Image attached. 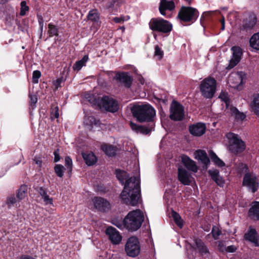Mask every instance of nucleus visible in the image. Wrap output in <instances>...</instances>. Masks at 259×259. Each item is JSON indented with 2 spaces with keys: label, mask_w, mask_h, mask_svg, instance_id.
I'll use <instances>...</instances> for the list:
<instances>
[{
  "label": "nucleus",
  "mask_w": 259,
  "mask_h": 259,
  "mask_svg": "<svg viewBox=\"0 0 259 259\" xmlns=\"http://www.w3.org/2000/svg\"><path fill=\"white\" fill-rule=\"evenodd\" d=\"M139 178L131 177L125 181L124 188L120 194L122 202L132 206H136L140 198Z\"/></svg>",
  "instance_id": "f257e3e1"
},
{
  "label": "nucleus",
  "mask_w": 259,
  "mask_h": 259,
  "mask_svg": "<svg viewBox=\"0 0 259 259\" xmlns=\"http://www.w3.org/2000/svg\"><path fill=\"white\" fill-rule=\"evenodd\" d=\"M134 117L140 122H150L155 116V110L149 104H134L131 108Z\"/></svg>",
  "instance_id": "f03ea898"
},
{
  "label": "nucleus",
  "mask_w": 259,
  "mask_h": 259,
  "mask_svg": "<svg viewBox=\"0 0 259 259\" xmlns=\"http://www.w3.org/2000/svg\"><path fill=\"white\" fill-rule=\"evenodd\" d=\"M144 220V214L140 209L131 211L124 219L125 227L129 231H137L141 227Z\"/></svg>",
  "instance_id": "7ed1b4c3"
},
{
  "label": "nucleus",
  "mask_w": 259,
  "mask_h": 259,
  "mask_svg": "<svg viewBox=\"0 0 259 259\" xmlns=\"http://www.w3.org/2000/svg\"><path fill=\"white\" fill-rule=\"evenodd\" d=\"M226 137L228 140V148L231 152L237 155L244 151L246 148L245 142L238 135L229 133L227 134Z\"/></svg>",
  "instance_id": "20e7f679"
},
{
  "label": "nucleus",
  "mask_w": 259,
  "mask_h": 259,
  "mask_svg": "<svg viewBox=\"0 0 259 259\" xmlns=\"http://www.w3.org/2000/svg\"><path fill=\"white\" fill-rule=\"evenodd\" d=\"M217 81L211 77H207L201 81L200 92L203 97L207 99L212 98L216 91Z\"/></svg>",
  "instance_id": "39448f33"
},
{
  "label": "nucleus",
  "mask_w": 259,
  "mask_h": 259,
  "mask_svg": "<svg viewBox=\"0 0 259 259\" xmlns=\"http://www.w3.org/2000/svg\"><path fill=\"white\" fill-rule=\"evenodd\" d=\"M149 26L152 31L163 33H168L172 29V24L161 18H152L149 23Z\"/></svg>",
  "instance_id": "423d86ee"
},
{
  "label": "nucleus",
  "mask_w": 259,
  "mask_h": 259,
  "mask_svg": "<svg viewBox=\"0 0 259 259\" xmlns=\"http://www.w3.org/2000/svg\"><path fill=\"white\" fill-rule=\"evenodd\" d=\"M198 16V13L196 9L192 7H182L180 10L178 18L185 22H193Z\"/></svg>",
  "instance_id": "0eeeda50"
},
{
  "label": "nucleus",
  "mask_w": 259,
  "mask_h": 259,
  "mask_svg": "<svg viewBox=\"0 0 259 259\" xmlns=\"http://www.w3.org/2000/svg\"><path fill=\"white\" fill-rule=\"evenodd\" d=\"M125 250L126 254L131 257H135L140 253V243L137 237L133 236L127 239L125 245Z\"/></svg>",
  "instance_id": "6e6552de"
},
{
  "label": "nucleus",
  "mask_w": 259,
  "mask_h": 259,
  "mask_svg": "<svg viewBox=\"0 0 259 259\" xmlns=\"http://www.w3.org/2000/svg\"><path fill=\"white\" fill-rule=\"evenodd\" d=\"M100 108L106 111L114 113L119 109V105L116 100L108 96L103 97L99 103Z\"/></svg>",
  "instance_id": "1a4fd4ad"
},
{
  "label": "nucleus",
  "mask_w": 259,
  "mask_h": 259,
  "mask_svg": "<svg viewBox=\"0 0 259 259\" xmlns=\"http://www.w3.org/2000/svg\"><path fill=\"white\" fill-rule=\"evenodd\" d=\"M169 117L175 121H181L184 117V107L177 101H173L171 103Z\"/></svg>",
  "instance_id": "9d476101"
},
{
  "label": "nucleus",
  "mask_w": 259,
  "mask_h": 259,
  "mask_svg": "<svg viewBox=\"0 0 259 259\" xmlns=\"http://www.w3.org/2000/svg\"><path fill=\"white\" fill-rule=\"evenodd\" d=\"M94 207L99 211L107 212L111 208L110 203L106 199L101 197H95L92 199Z\"/></svg>",
  "instance_id": "9b49d317"
},
{
  "label": "nucleus",
  "mask_w": 259,
  "mask_h": 259,
  "mask_svg": "<svg viewBox=\"0 0 259 259\" xmlns=\"http://www.w3.org/2000/svg\"><path fill=\"white\" fill-rule=\"evenodd\" d=\"M244 75L245 74L243 72L232 73L229 76L228 83L232 88H237L242 84Z\"/></svg>",
  "instance_id": "f8f14e48"
},
{
  "label": "nucleus",
  "mask_w": 259,
  "mask_h": 259,
  "mask_svg": "<svg viewBox=\"0 0 259 259\" xmlns=\"http://www.w3.org/2000/svg\"><path fill=\"white\" fill-rule=\"evenodd\" d=\"M206 128L205 124L202 122H197L191 124L188 127L189 133L195 137L202 136L205 133Z\"/></svg>",
  "instance_id": "ddd939ff"
},
{
  "label": "nucleus",
  "mask_w": 259,
  "mask_h": 259,
  "mask_svg": "<svg viewBox=\"0 0 259 259\" xmlns=\"http://www.w3.org/2000/svg\"><path fill=\"white\" fill-rule=\"evenodd\" d=\"M178 178L179 181L184 185H189L191 183V174L182 166L178 167Z\"/></svg>",
  "instance_id": "4468645a"
},
{
  "label": "nucleus",
  "mask_w": 259,
  "mask_h": 259,
  "mask_svg": "<svg viewBox=\"0 0 259 259\" xmlns=\"http://www.w3.org/2000/svg\"><path fill=\"white\" fill-rule=\"evenodd\" d=\"M243 184L251 189L252 192H255L258 188V183L255 176L249 174L244 176Z\"/></svg>",
  "instance_id": "2eb2a0df"
},
{
  "label": "nucleus",
  "mask_w": 259,
  "mask_h": 259,
  "mask_svg": "<svg viewBox=\"0 0 259 259\" xmlns=\"http://www.w3.org/2000/svg\"><path fill=\"white\" fill-rule=\"evenodd\" d=\"M231 50L233 52V57L231 59L229 65L226 67L227 69H231L236 66L240 61L242 55L241 49L239 47H233Z\"/></svg>",
  "instance_id": "dca6fc26"
},
{
  "label": "nucleus",
  "mask_w": 259,
  "mask_h": 259,
  "mask_svg": "<svg viewBox=\"0 0 259 259\" xmlns=\"http://www.w3.org/2000/svg\"><path fill=\"white\" fill-rule=\"evenodd\" d=\"M106 233L113 244H118L121 242L122 237L119 232L114 228L108 227L106 230Z\"/></svg>",
  "instance_id": "f3484780"
},
{
  "label": "nucleus",
  "mask_w": 259,
  "mask_h": 259,
  "mask_svg": "<svg viewBox=\"0 0 259 259\" xmlns=\"http://www.w3.org/2000/svg\"><path fill=\"white\" fill-rule=\"evenodd\" d=\"M256 23V17L254 14H250L243 21L242 29L248 31L252 29Z\"/></svg>",
  "instance_id": "a211bd4d"
},
{
  "label": "nucleus",
  "mask_w": 259,
  "mask_h": 259,
  "mask_svg": "<svg viewBox=\"0 0 259 259\" xmlns=\"http://www.w3.org/2000/svg\"><path fill=\"white\" fill-rule=\"evenodd\" d=\"M175 8V5L172 1L161 0L159 7V10L162 15H165L166 10L173 11Z\"/></svg>",
  "instance_id": "6ab92c4d"
},
{
  "label": "nucleus",
  "mask_w": 259,
  "mask_h": 259,
  "mask_svg": "<svg viewBox=\"0 0 259 259\" xmlns=\"http://www.w3.org/2000/svg\"><path fill=\"white\" fill-rule=\"evenodd\" d=\"M182 162L188 170L196 172L198 170L196 162L190 159L188 156L183 155L181 156Z\"/></svg>",
  "instance_id": "aec40b11"
},
{
  "label": "nucleus",
  "mask_w": 259,
  "mask_h": 259,
  "mask_svg": "<svg viewBox=\"0 0 259 259\" xmlns=\"http://www.w3.org/2000/svg\"><path fill=\"white\" fill-rule=\"evenodd\" d=\"M115 79L118 82L124 84L126 87L129 88L132 82V78L126 72H119L116 74Z\"/></svg>",
  "instance_id": "412c9836"
},
{
  "label": "nucleus",
  "mask_w": 259,
  "mask_h": 259,
  "mask_svg": "<svg viewBox=\"0 0 259 259\" xmlns=\"http://www.w3.org/2000/svg\"><path fill=\"white\" fill-rule=\"evenodd\" d=\"M249 217L253 220H259V202L254 201L248 210Z\"/></svg>",
  "instance_id": "4be33fe9"
},
{
  "label": "nucleus",
  "mask_w": 259,
  "mask_h": 259,
  "mask_svg": "<svg viewBox=\"0 0 259 259\" xmlns=\"http://www.w3.org/2000/svg\"><path fill=\"white\" fill-rule=\"evenodd\" d=\"M130 126L131 128L136 133H140L144 135H147L149 134L152 128V126H147L145 125H140L132 122H131Z\"/></svg>",
  "instance_id": "5701e85b"
},
{
  "label": "nucleus",
  "mask_w": 259,
  "mask_h": 259,
  "mask_svg": "<svg viewBox=\"0 0 259 259\" xmlns=\"http://www.w3.org/2000/svg\"><path fill=\"white\" fill-rule=\"evenodd\" d=\"M194 154L195 158L197 160H200L206 166V168H207L210 163V160L205 151L198 150L195 152Z\"/></svg>",
  "instance_id": "b1692460"
},
{
  "label": "nucleus",
  "mask_w": 259,
  "mask_h": 259,
  "mask_svg": "<svg viewBox=\"0 0 259 259\" xmlns=\"http://www.w3.org/2000/svg\"><path fill=\"white\" fill-rule=\"evenodd\" d=\"M244 238L245 240H248L254 243L256 246H258L259 245L257 233L256 230L254 229L249 228L248 232L245 234Z\"/></svg>",
  "instance_id": "393cba45"
},
{
  "label": "nucleus",
  "mask_w": 259,
  "mask_h": 259,
  "mask_svg": "<svg viewBox=\"0 0 259 259\" xmlns=\"http://www.w3.org/2000/svg\"><path fill=\"white\" fill-rule=\"evenodd\" d=\"M208 173L211 177V179L221 187H223L224 184V180L222 177L220 176L219 171L217 170H209Z\"/></svg>",
  "instance_id": "a878e982"
},
{
  "label": "nucleus",
  "mask_w": 259,
  "mask_h": 259,
  "mask_svg": "<svg viewBox=\"0 0 259 259\" xmlns=\"http://www.w3.org/2000/svg\"><path fill=\"white\" fill-rule=\"evenodd\" d=\"M194 242L196 246V247L194 248V249H198L201 255H204L208 253V250L206 246L201 239L196 238L194 239Z\"/></svg>",
  "instance_id": "bb28decb"
},
{
  "label": "nucleus",
  "mask_w": 259,
  "mask_h": 259,
  "mask_svg": "<svg viewBox=\"0 0 259 259\" xmlns=\"http://www.w3.org/2000/svg\"><path fill=\"white\" fill-rule=\"evenodd\" d=\"M82 157L88 165H93L97 162V158L94 154L92 152L82 153Z\"/></svg>",
  "instance_id": "cd10ccee"
},
{
  "label": "nucleus",
  "mask_w": 259,
  "mask_h": 259,
  "mask_svg": "<svg viewBox=\"0 0 259 259\" xmlns=\"http://www.w3.org/2000/svg\"><path fill=\"white\" fill-rule=\"evenodd\" d=\"M102 150L109 156H113L116 154V147L111 145L106 144L101 146Z\"/></svg>",
  "instance_id": "c85d7f7f"
},
{
  "label": "nucleus",
  "mask_w": 259,
  "mask_h": 259,
  "mask_svg": "<svg viewBox=\"0 0 259 259\" xmlns=\"http://www.w3.org/2000/svg\"><path fill=\"white\" fill-rule=\"evenodd\" d=\"M229 109L231 115L234 116L237 120L242 121L245 118V115L239 112L236 107L231 106Z\"/></svg>",
  "instance_id": "c756f323"
},
{
  "label": "nucleus",
  "mask_w": 259,
  "mask_h": 259,
  "mask_svg": "<svg viewBox=\"0 0 259 259\" xmlns=\"http://www.w3.org/2000/svg\"><path fill=\"white\" fill-rule=\"evenodd\" d=\"M250 46L256 50H259V32L254 34L250 38Z\"/></svg>",
  "instance_id": "7c9ffc66"
},
{
  "label": "nucleus",
  "mask_w": 259,
  "mask_h": 259,
  "mask_svg": "<svg viewBox=\"0 0 259 259\" xmlns=\"http://www.w3.org/2000/svg\"><path fill=\"white\" fill-rule=\"evenodd\" d=\"M250 105L254 113L259 116V94L253 97Z\"/></svg>",
  "instance_id": "2f4dec72"
},
{
  "label": "nucleus",
  "mask_w": 259,
  "mask_h": 259,
  "mask_svg": "<svg viewBox=\"0 0 259 259\" xmlns=\"http://www.w3.org/2000/svg\"><path fill=\"white\" fill-rule=\"evenodd\" d=\"M89 57L88 55H85L83 57L78 61H76L73 66L74 70L79 71L82 68V66H84L85 63L88 61Z\"/></svg>",
  "instance_id": "473e14b6"
},
{
  "label": "nucleus",
  "mask_w": 259,
  "mask_h": 259,
  "mask_svg": "<svg viewBox=\"0 0 259 259\" xmlns=\"http://www.w3.org/2000/svg\"><path fill=\"white\" fill-rule=\"evenodd\" d=\"M87 18L88 20L94 22H98L100 17L97 10L96 9L91 10L88 15Z\"/></svg>",
  "instance_id": "72a5a7b5"
},
{
  "label": "nucleus",
  "mask_w": 259,
  "mask_h": 259,
  "mask_svg": "<svg viewBox=\"0 0 259 259\" xmlns=\"http://www.w3.org/2000/svg\"><path fill=\"white\" fill-rule=\"evenodd\" d=\"M27 186L25 185H22L20 186L19 190H18V193L17 194V198L19 200H21L24 199L26 196L27 192Z\"/></svg>",
  "instance_id": "f704fd0d"
},
{
  "label": "nucleus",
  "mask_w": 259,
  "mask_h": 259,
  "mask_svg": "<svg viewBox=\"0 0 259 259\" xmlns=\"http://www.w3.org/2000/svg\"><path fill=\"white\" fill-rule=\"evenodd\" d=\"M116 177L118 180L122 183L124 184V181L127 180L126 179L128 177V175L127 173L124 171L121 170H116Z\"/></svg>",
  "instance_id": "c9c22d12"
},
{
  "label": "nucleus",
  "mask_w": 259,
  "mask_h": 259,
  "mask_svg": "<svg viewBox=\"0 0 259 259\" xmlns=\"http://www.w3.org/2000/svg\"><path fill=\"white\" fill-rule=\"evenodd\" d=\"M209 156L213 162L220 167H223L225 166V163L220 159L217 155L212 151L209 152Z\"/></svg>",
  "instance_id": "e433bc0d"
},
{
  "label": "nucleus",
  "mask_w": 259,
  "mask_h": 259,
  "mask_svg": "<svg viewBox=\"0 0 259 259\" xmlns=\"http://www.w3.org/2000/svg\"><path fill=\"white\" fill-rule=\"evenodd\" d=\"M58 28L56 26L51 23L49 24L48 33L49 34L50 37L58 36Z\"/></svg>",
  "instance_id": "4c0bfd02"
},
{
  "label": "nucleus",
  "mask_w": 259,
  "mask_h": 259,
  "mask_svg": "<svg viewBox=\"0 0 259 259\" xmlns=\"http://www.w3.org/2000/svg\"><path fill=\"white\" fill-rule=\"evenodd\" d=\"M65 169V167L61 164H56L54 167L55 172L60 178L63 177Z\"/></svg>",
  "instance_id": "58836bf2"
},
{
  "label": "nucleus",
  "mask_w": 259,
  "mask_h": 259,
  "mask_svg": "<svg viewBox=\"0 0 259 259\" xmlns=\"http://www.w3.org/2000/svg\"><path fill=\"white\" fill-rule=\"evenodd\" d=\"M219 98L225 103L226 108L229 109L230 106H229L230 100L228 94L227 92H222L219 96Z\"/></svg>",
  "instance_id": "ea45409f"
},
{
  "label": "nucleus",
  "mask_w": 259,
  "mask_h": 259,
  "mask_svg": "<svg viewBox=\"0 0 259 259\" xmlns=\"http://www.w3.org/2000/svg\"><path fill=\"white\" fill-rule=\"evenodd\" d=\"M172 215L176 224L180 228H182L183 222L180 215L176 212H172Z\"/></svg>",
  "instance_id": "a19ab883"
},
{
  "label": "nucleus",
  "mask_w": 259,
  "mask_h": 259,
  "mask_svg": "<svg viewBox=\"0 0 259 259\" xmlns=\"http://www.w3.org/2000/svg\"><path fill=\"white\" fill-rule=\"evenodd\" d=\"M65 164L69 172L71 173L72 169V161L69 156H66L65 158Z\"/></svg>",
  "instance_id": "79ce46f5"
},
{
  "label": "nucleus",
  "mask_w": 259,
  "mask_h": 259,
  "mask_svg": "<svg viewBox=\"0 0 259 259\" xmlns=\"http://www.w3.org/2000/svg\"><path fill=\"white\" fill-rule=\"evenodd\" d=\"M130 19V16L121 15L119 17H114L113 21L116 23H121Z\"/></svg>",
  "instance_id": "37998d69"
},
{
  "label": "nucleus",
  "mask_w": 259,
  "mask_h": 259,
  "mask_svg": "<svg viewBox=\"0 0 259 259\" xmlns=\"http://www.w3.org/2000/svg\"><path fill=\"white\" fill-rule=\"evenodd\" d=\"M29 10V7L26 6V3L25 1H22L21 3V10L20 15L21 16H24L26 12Z\"/></svg>",
  "instance_id": "c03bdc74"
},
{
  "label": "nucleus",
  "mask_w": 259,
  "mask_h": 259,
  "mask_svg": "<svg viewBox=\"0 0 259 259\" xmlns=\"http://www.w3.org/2000/svg\"><path fill=\"white\" fill-rule=\"evenodd\" d=\"M154 55L155 56L157 57L159 60L161 59L163 57V52L158 45H156L155 47Z\"/></svg>",
  "instance_id": "a18cd8bd"
},
{
  "label": "nucleus",
  "mask_w": 259,
  "mask_h": 259,
  "mask_svg": "<svg viewBox=\"0 0 259 259\" xmlns=\"http://www.w3.org/2000/svg\"><path fill=\"white\" fill-rule=\"evenodd\" d=\"M40 76L41 72L39 70L34 71L32 74V82L34 83H37Z\"/></svg>",
  "instance_id": "49530a36"
},
{
  "label": "nucleus",
  "mask_w": 259,
  "mask_h": 259,
  "mask_svg": "<svg viewBox=\"0 0 259 259\" xmlns=\"http://www.w3.org/2000/svg\"><path fill=\"white\" fill-rule=\"evenodd\" d=\"M16 202V199L14 195L9 196L7 198L6 200V204L9 207Z\"/></svg>",
  "instance_id": "de8ad7c7"
},
{
  "label": "nucleus",
  "mask_w": 259,
  "mask_h": 259,
  "mask_svg": "<svg viewBox=\"0 0 259 259\" xmlns=\"http://www.w3.org/2000/svg\"><path fill=\"white\" fill-rule=\"evenodd\" d=\"M213 237L214 239H219V236L221 234V231L217 227H213L211 231Z\"/></svg>",
  "instance_id": "09e8293b"
},
{
  "label": "nucleus",
  "mask_w": 259,
  "mask_h": 259,
  "mask_svg": "<svg viewBox=\"0 0 259 259\" xmlns=\"http://www.w3.org/2000/svg\"><path fill=\"white\" fill-rule=\"evenodd\" d=\"M112 224L119 229H122L125 227L124 220L123 221L113 220Z\"/></svg>",
  "instance_id": "8fccbe9b"
},
{
  "label": "nucleus",
  "mask_w": 259,
  "mask_h": 259,
  "mask_svg": "<svg viewBox=\"0 0 259 259\" xmlns=\"http://www.w3.org/2000/svg\"><path fill=\"white\" fill-rule=\"evenodd\" d=\"M218 249L220 251L223 252H225V250H226V248H227L225 242L223 241H219V243H218Z\"/></svg>",
  "instance_id": "3c124183"
},
{
  "label": "nucleus",
  "mask_w": 259,
  "mask_h": 259,
  "mask_svg": "<svg viewBox=\"0 0 259 259\" xmlns=\"http://www.w3.org/2000/svg\"><path fill=\"white\" fill-rule=\"evenodd\" d=\"M59 116V108L57 106L55 107L51 112V117L54 118H57Z\"/></svg>",
  "instance_id": "603ef678"
},
{
  "label": "nucleus",
  "mask_w": 259,
  "mask_h": 259,
  "mask_svg": "<svg viewBox=\"0 0 259 259\" xmlns=\"http://www.w3.org/2000/svg\"><path fill=\"white\" fill-rule=\"evenodd\" d=\"M34 162L38 165L39 167H41L42 165V160L40 156H36L33 159Z\"/></svg>",
  "instance_id": "864d4df0"
},
{
  "label": "nucleus",
  "mask_w": 259,
  "mask_h": 259,
  "mask_svg": "<svg viewBox=\"0 0 259 259\" xmlns=\"http://www.w3.org/2000/svg\"><path fill=\"white\" fill-rule=\"evenodd\" d=\"M64 81L63 77L58 78L54 83V85L55 87V89L57 90L59 87H61V83Z\"/></svg>",
  "instance_id": "5fc2aeb1"
},
{
  "label": "nucleus",
  "mask_w": 259,
  "mask_h": 259,
  "mask_svg": "<svg viewBox=\"0 0 259 259\" xmlns=\"http://www.w3.org/2000/svg\"><path fill=\"white\" fill-rule=\"evenodd\" d=\"M42 198H43L44 202L46 204H53V199L52 198H50L48 194L46 195Z\"/></svg>",
  "instance_id": "6e6d98bb"
},
{
  "label": "nucleus",
  "mask_w": 259,
  "mask_h": 259,
  "mask_svg": "<svg viewBox=\"0 0 259 259\" xmlns=\"http://www.w3.org/2000/svg\"><path fill=\"white\" fill-rule=\"evenodd\" d=\"M54 161L55 162H58V161L60 160V155H59V149H58L57 150H56L54 152Z\"/></svg>",
  "instance_id": "4d7b16f0"
},
{
  "label": "nucleus",
  "mask_w": 259,
  "mask_h": 259,
  "mask_svg": "<svg viewBox=\"0 0 259 259\" xmlns=\"http://www.w3.org/2000/svg\"><path fill=\"white\" fill-rule=\"evenodd\" d=\"M38 21L40 26L41 31H42L44 27V19L41 16H38Z\"/></svg>",
  "instance_id": "13d9d810"
},
{
  "label": "nucleus",
  "mask_w": 259,
  "mask_h": 259,
  "mask_svg": "<svg viewBox=\"0 0 259 259\" xmlns=\"http://www.w3.org/2000/svg\"><path fill=\"white\" fill-rule=\"evenodd\" d=\"M29 98L30 99V104L31 105L35 104L37 101V98L36 96L35 95H29Z\"/></svg>",
  "instance_id": "bf43d9fd"
},
{
  "label": "nucleus",
  "mask_w": 259,
  "mask_h": 259,
  "mask_svg": "<svg viewBox=\"0 0 259 259\" xmlns=\"http://www.w3.org/2000/svg\"><path fill=\"white\" fill-rule=\"evenodd\" d=\"M236 247L234 245H230L226 248V250H225V252H234L236 251Z\"/></svg>",
  "instance_id": "052dcab7"
},
{
  "label": "nucleus",
  "mask_w": 259,
  "mask_h": 259,
  "mask_svg": "<svg viewBox=\"0 0 259 259\" xmlns=\"http://www.w3.org/2000/svg\"><path fill=\"white\" fill-rule=\"evenodd\" d=\"M38 193L42 197L47 194V191L42 187H40L39 188Z\"/></svg>",
  "instance_id": "680f3d73"
},
{
  "label": "nucleus",
  "mask_w": 259,
  "mask_h": 259,
  "mask_svg": "<svg viewBox=\"0 0 259 259\" xmlns=\"http://www.w3.org/2000/svg\"><path fill=\"white\" fill-rule=\"evenodd\" d=\"M20 259H35V258L31 256L24 255H22L20 257Z\"/></svg>",
  "instance_id": "e2e57ef3"
},
{
  "label": "nucleus",
  "mask_w": 259,
  "mask_h": 259,
  "mask_svg": "<svg viewBox=\"0 0 259 259\" xmlns=\"http://www.w3.org/2000/svg\"><path fill=\"white\" fill-rule=\"evenodd\" d=\"M221 23L222 24L221 29L224 30L225 29V19L224 18H223L221 20Z\"/></svg>",
  "instance_id": "0e129e2a"
},
{
  "label": "nucleus",
  "mask_w": 259,
  "mask_h": 259,
  "mask_svg": "<svg viewBox=\"0 0 259 259\" xmlns=\"http://www.w3.org/2000/svg\"><path fill=\"white\" fill-rule=\"evenodd\" d=\"M89 119H90V120L91 121L92 123H93V122H94L95 121V119L94 117H93V116L89 117Z\"/></svg>",
  "instance_id": "69168bd1"
},
{
  "label": "nucleus",
  "mask_w": 259,
  "mask_h": 259,
  "mask_svg": "<svg viewBox=\"0 0 259 259\" xmlns=\"http://www.w3.org/2000/svg\"><path fill=\"white\" fill-rule=\"evenodd\" d=\"M121 29H124V27H122L121 28Z\"/></svg>",
  "instance_id": "338daca9"
},
{
  "label": "nucleus",
  "mask_w": 259,
  "mask_h": 259,
  "mask_svg": "<svg viewBox=\"0 0 259 259\" xmlns=\"http://www.w3.org/2000/svg\"><path fill=\"white\" fill-rule=\"evenodd\" d=\"M121 29H124V27H122L121 28Z\"/></svg>",
  "instance_id": "774afa93"
}]
</instances>
